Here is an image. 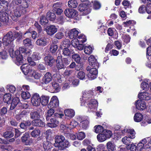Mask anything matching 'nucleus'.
Segmentation results:
<instances>
[{"instance_id": "49530a36", "label": "nucleus", "mask_w": 151, "mask_h": 151, "mask_svg": "<svg viewBox=\"0 0 151 151\" xmlns=\"http://www.w3.org/2000/svg\"><path fill=\"white\" fill-rule=\"evenodd\" d=\"M93 50L92 47L89 45L85 46L84 48V52L85 54L87 55H90L92 53Z\"/></svg>"}, {"instance_id": "a211bd4d", "label": "nucleus", "mask_w": 151, "mask_h": 151, "mask_svg": "<svg viewBox=\"0 0 151 151\" xmlns=\"http://www.w3.org/2000/svg\"><path fill=\"white\" fill-rule=\"evenodd\" d=\"M0 20L4 24H6L8 22L9 18L8 14L5 12H0Z\"/></svg>"}, {"instance_id": "473e14b6", "label": "nucleus", "mask_w": 151, "mask_h": 151, "mask_svg": "<svg viewBox=\"0 0 151 151\" xmlns=\"http://www.w3.org/2000/svg\"><path fill=\"white\" fill-rule=\"evenodd\" d=\"M57 66L58 69H61L64 68L63 64L60 56H58L56 60Z\"/></svg>"}, {"instance_id": "864d4df0", "label": "nucleus", "mask_w": 151, "mask_h": 151, "mask_svg": "<svg viewBox=\"0 0 151 151\" xmlns=\"http://www.w3.org/2000/svg\"><path fill=\"white\" fill-rule=\"evenodd\" d=\"M127 131V133H129L128 136L129 138L131 139H133L135 137V133L134 129H129Z\"/></svg>"}, {"instance_id": "5701e85b", "label": "nucleus", "mask_w": 151, "mask_h": 151, "mask_svg": "<svg viewBox=\"0 0 151 151\" xmlns=\"http://www.w3.org/2000/svg\"><path fill=\"white\" fill-rule=\"evenodd\" d=\"M63 54L65 57H70L73 54L74 52L73 50L70 48H64L63 50Z\"/></svg>"}, {"instance_id": "8fccbe9b", "label": "nucleus", "mask_w": 151, "mask_h": 151, "mask_svg": "<svg viewBox=\"0 0 151 151\" xmlns=\"http://www.w3.org/2000/svg\"><path fill=\"white\" fill-rule=\"evenodd\" d=\"M14 135L13 132L11 131H6L3 134V137L5 138L9 139L12 137Z\"/></svg>"}, {"instance_id": "6e6552de", "label": "nucleus", "mask_w": 151, "mask_h": 151, "mask_svg": "<svg viewBox=\"0 0 151 151\" xmlns=\"http://www.w3.org/2000/svg\"><path fill=\"white\" fill-rule=\"evenodd\" d=\"M91 9L89 5L87 6L84 4H80L78 7L79 10L83 15H86L89 13L91 12Z\"/></svg>"}, {"instance_id": "c03bdc74", "label": "nucleus", "mask_w": 151, "mask_h": 151, "mask_svg": "<svg viewBox=\"0 0 151 151\" xmlns=\"http://www.w3.org/2000/svg\"><path fill=\"white\" fill-rule=\"evenodd\" d=\"M30 76L31 77L34 78L35 79H38L40 77V74L38 73L34 70H31L29 73Z\"/></svg>"}, {"instance_id": "0e129e2a", "label": "nucleus", "mask_w": 151, "mask_h": 151, "mask_svg": "<svg viewBox=\"0 0 151 151\" xmlns=\"http://www.w3.org/2000/svg\"><path fill=\"white\" fill-rule=\"evenodd\" d=\"M127 148L128 150H130L131 151H136L137 147L132 143L128 145L127 146Z\"/></svg>"}, {"instance_id": "4468645a", "label": "nucleus", "mask_w": 151, "mask_h": 151, "mask_svg": "<svg viewBox=\"0 0 151 151\" xmlns=\"http://www.w3.org/2000/svg\"><path fill=\"white\" fill-rule=\"evenodd\" d=\"M136 108L140 111H143L146 108L145 102L141 100H138L135 103Z\"/></svg>"}, {"instance_id": "c85d7f7f", "label": "nucleus", "mask_w": 151, "mask_h": 151, "mask_svg": "<svg viewBox=\"0 0 151 151\" xmlns=\"http://www.w3.org/2000/svg\"><path fill=\"white\" fill-rule=\"evenodd\" d=\"M108 151H114L116 150V145L112 141H109L106 144Z\"/></svg>"}, {"instance_id": "052dcab7", "label": "nucleus", "mask_w": 151, "mask_h": 151, "mask_svg": "<svg viewBox=\"0 0 151 151\" xmlns=\"http://www.w3.org/2000/svg\"><path fill=\"white\" fill-rule=\"evenodd\" d=\"M31 95L29 92L27 91H23L22 93V96L23 99H26L30 98Z\"/></svg>"}, {"instance_id": "338daca9", "label": "nucleus", "mask_w": 151, "mask_h": 151, "mask_svg": "<svg viewBox=\"0 0 151 151\" xmlns=\"http://www.w3.org/2000/svg\"><path fill=\"white\" fill-rule=\"evenodd\" d=\"M132 140L130 139V138L128 137H125L122 139V142L126 145H128L131 142Z\"/></svg>"}, {"instance_id": "72a5a7b5", "label": "nucleus", "mask_w": 151, "mask_h": 151, "mask_svg": "<svg viewBox=\"0 0 151 151\" xmlns=\"http://www.w3.org/2000/svg\"><path fill=\"white\" fill-rule=\"evenodd\" d=\"M78 0H69L68 1V6L70 8H75L77 6Z\"/></svg>"}, {"instance_id": "603ef678", "label": "nucleus", "mask_w": 151, "mask_h": 151, "mask_svg": "<svg viewBox=\"0 0 151 151\" xmlns=\"http://www.w3.org/2000/svg\"><path fill=\"white\" fill-rule=\"evenodd\" d=\"M32 57L34 60H37L40 59L41 58V55L39 52H33L32 55Z\"/></svg>"}, {"instance_id": "2f4dec72", "label": "nucleus", "mask_w": 151, "mask_h": 151, "mask_svg": "<svg viewBox=\"0 0 151 151\" xmlns=\"http://www.w3.org/2000/svg\"><path fill=\"white\" fill-rule=\"evenodd\" d=\"M24 45L25 47H30L32 48L33 45L32 44L31 40L29 38H27L23 40V42Z\"/></svg>"}, {"instance_id": "4d7b16f0", "label": "nucleus", "mask_w": 151, "mask_h": 151, "mask_svg": "<svg viewBox=\"0 0 151 151\" xmlns=\"http://www.w3.org/2000/svg\"><path fill=\"white\" fill-rule=\"evenodd\" d=\"M40 22L41 24L44 25L48 23V21L45 17L42 16L40 19Z\"/></svg>"}, {"instance_id": "20e7f679", "label": "nucleus", "mask_w": 151, "mask_h": 151, "mask_svg": "<svg viewBox=\"0 0 151 151\" xmlns=\"http://www.w3.org/2000/svg\"><path fill=\"white\" fill-rule=\"evenodd\" d=\"M111 135L112 133L111 131L104 130V131L98 134L97 138L99 142H102L110 138Z\"/></svg>"}, {"instance_id": "774afa93", "label": "nucleus", "mask_w": 151, "mask_h": 151, "mask_svg": "<svg viewBox=\"0 0 151 151\" xmlns=\"http://www.w3.org/2000/svg\"><path fill=\"white\" fill-rule=\"evenodd\" d=\"M72 56V58L74 59L75 61L78 63H79L80 62L81 58L79 55L77 54H73Z\"/></svg>"}, {"instance_id": "ea45409f", "label": "nucleus", "mask_w": 151, "mask_h": 151, "mask_svg": "<svg viewBox=\"0 0 151 151\" xmlns=\"http://www.w3.org/2000/svg\"><path fill=\"white\" fill-rule=\"evenodd\" d=\"M70 43L69 40H65L63 41L60 45V47L62 49L65 48H70Z\"/></svg>"}, {"instance_id": "a878e982", "label": "nucleus", "mask_w": 151, "mask_h": 151, "mask_svg": "<svg viewBox=\"0 0 151 151\" xmlns=\"http://www.w3.org/2000/svg\"><path fill=\"white\" fill-rule=\"evenodd\" d=\"M47 41L46 39L44 38H41L37 39L35 42V44L37 45L44 47L47 45Z\"/></svg>"}, {"instance_id": "f8f14e48", "label": "nucleus", "mask_w": 151, "mask_h": 151, "mask_svg": "<svg viewBox=\"0 0 151 151\" xmlns=\"http://www.w3.org/2000/svg\"><path fill=\"white\" fill-rule=\"evenodd\" d=\"M40 98L39 95L37 93H35L31 98V102L33 106H37L40 105L41 103Z\"/></svg>"}, {"instance_id": "69168bd1", "label": "nucleus", "mask_w": 151, "mask_h": 151, "mask_svg": "<svg viewBox=\"0 0 151 151\" xmlns=\"http://www.w3.org/2000/svg\"><path fill=\"white\" fill-rule=\"evenodd\" d=\"M78 124V123L76 122L74 120H73L70 122L68 126H67V127L70 129H71L75 128Z\"/></svg>"}, {"instance_id": "1a4fd4ad", "label": "nucleus", "mask_w": 151, "mask_h": 151, "mask_svg": "<svg viewBox=\"0 0 151 151\" xmlns=\"http://www.w3.org/2000/svg\"><path fill=\"white\" fill-rule=\"evenodd\" d=\"M93 92L91 90L85 91L83 93L81 103L85 102H88V101L92 99V97L93 96Z\"/></svg>"}, {"instance_id": "4be33fe9", "label": "nucleus", "mask_w": 151, "mask_h": 151, "mask_svg": "<svg viewBox=\"0 0 151 151\" xmlns=\"http://www.w3.org/2000/svg\"><path fill=\"white\" fill-rule=\"evenodd\" d=\"M88 61L90 65L93 67H98V64L97 62V60L93 55H91L88 58Z\"/></svg>"}, {"instance_id": "c9c22d12", "label": "nucleus", "mask_w": 151, "mask_h": 151, "mask_svg": "<svg viewBox=\"0 0 151 151\" xmlns=\"http://www.w3.org/2000/svg\"><path fill=\"white\" fill-rule=\"evenodd\" d=\"M52 77L51 73L49 72H47L44 76V79L45 83H47L50 82L52 79Z\"/></svg>"}, {"instance_id": "7ed1b4c3", "label": "nucleus", "mask_w": 151, "mask_h": 151, "mask_svg": "<svg viewBox=\"0 0 151 151\" xmlns=\"http://www.w3.org/2000/svg\"><path fill=\"white\" fill-rule=\"evenodd\" d=\"M29 4L26 1L24 2L20 5L18 6L14 11V15L19 17L27 10Z\"/></svg>"}, {"instance_id": "c756f323", "label": "nucleus", "mask_w": 151, "mask_h": 151, "mask_svg": "<svg viewBox=\"0 0 151 151\" xmlns=\"http://www.w3.org/2000/svg\"><path fill=\"white\" fill-rule=\"evenodd\" d=\"M33 125L37 127H44L45 126V123L41 119H37L32 122Z\"/></svg>"}, {"instance_id": "bf43d9fd", "label": "nucleus", "mask_w": 151, "mask_h": 151, "mask_svg": "<svg viewBox=\"0 0 151 151\" xmlns=\"http://www.w3.org/2000/svg\"><path fill=\"white\" fill-rule=\"evenodd\" d=\"M6 88L9 90L10 92L12 93H14L16 90L15 87L12 85H7L6 86Z\"/></svg>"}, {"instance_id": "5fc2aeb1", "label": "nucleus", "mask_w": 151, "mask_h": 151, "mask_svg": "<svg viewBox=\"0 0 151 151\" xmlns=\"http://www.w3.org/2000/svg\"><path fill=\"white\" fill-rule=\"evenodd\" d=\"M47 16L49 19L51 21L54 20L56 17L54 13L50 12H48L47 13Z\"/></svg>"}, {"instance_id": "680f3d73", "label": "nucleus", "mask_w": 151, "mask_h": 151, "mask_svg": "<svg viewBox=\"0 0 151 151\" xmlns=\"http://www.w3.org/2000/svg\"><path fill=\"white\" fill-rule=\"evenodd\" d=\"M40 133L39 129H35L32 131L31 133V135L33 137H37L38 136Z\"/></svg>"}, {"instance_id": "13d9d810", "label": "nucleus", "mask_w": 151, "mask_h": 151, "mask_svg": "<svg viewBox=\"0 0 151 151\" xmlns=\"http://www.w3.org/2000/svg\"><path fill=\"white\" fill-rule=\"evenodd\" d=\"M58 48V46L54 44H52L50 46V50L52 53H55Z\"/></svg>"}, {"instance_id": "f3484780", "label": "nucleus", "mask_w": 151, "mask_h": 151, "mask_svg": "<svg viewBox=\"0 0 151 151\" xmlns=\"http://www.w3.org/2000/svg\"><path fill=\"white\" fill-rule=\"evenodd\" d=\"M44 61L46 65L52 66L55 62L53 58L50 54H48L44 58Z\"/></svg>"}, {"instance_id": "ddd939ff", "label": "nucleus", "mask_w": 151, "mask_h": 151, "mask_svg": "<svg viewBox=\"0 0 151 151\" xmlns=\"http://www.w3.org/2000/svg\"><path fill=\"white\" fill-rule=\"evenodd\" d=\"M29 134L25 133L21 137L22 142L26 145H30L32 143V140L29 139Z\"/></svg>"}, {"instance_id": "a18cd8bd", "label": "nucleus", "mask_w": 151, "mask_h": 151, "mask_svg": "<svg viewBox=\"0 0 151 151\" xmlns=\"http://www.w3.org/2000/svg\"><path fill=\"white\" fill-rule=\"evenodd\" d=\"M30 118L32 119H39L40 116V114L37 111L32 112L30 114Z\"/></svg>"}, {"instance_id": "9b49d317", "label": "nucleus", "mask_w": 151, "mask_h": 151, "mask_svg": "<svg viewBox=\"0 0 151 151\" xmlns=\"http://www.w3.org/2000/svg\"><path fill=\"white\" fill-rule=\"evenodd\" d=\"M147 142V140L145 138L140 141L137 146V150L141 151L143 149H146L148 148L147 145L146 144Z\"/></svg>"}, {"instance_id": "bb28decb", "label": "nucleus", "mask_w": 151, "mask_h": 151, "mask_svg": "<svg viewBox=\"0 0 151 151\" xmlns=\"http://www.w3.org/2000/svg\"><path fill=\"white\" fill-rule=\"evenodd\" d=\"M20 102V101L19 97L16 96L13 98L10 107V110L14 109Z\"/></svg>"}, {"instance_id": "6ab92c4d", "label": "nucleus", "mask_w": 151, "mask_h": 151, "mask_svg": "<svg viewBox=\"0 0 151 151\" xmlns=\"http://www.w3.org/2000/svg\"><path fill=\"white\" fill-rule=\"evenodd\" d=\"M14 52L16 55L21 54V53L27 55L28 56L30 55L32 53V51L29 49H27L25 48L20 47L19 48V50H16Z\"/></svg>"}, {"instance_id": "09e8293b", "label": "nucleus", "mask_w": 151, "mask_h": 151, "mask_svg": "<svg viewBox=\"0 0 151 151\" xmlns=\"http://www.w3.org/2000/svg\"><path fill=\"white\" fill-rule=\"evenodd\" d=\"M92 3H93V7L94 9L98 10L101 8V4L98 1L96 0L92 1Z\"/></svg>"}, {"instance_id": "393cba45", "label": "nucleus", "mask_w": 151, "mask_h": 151, "mask_svg": "<svg viewBox=\"0 0 151 151\" xmlns=\"http://www.w3.org/2000/svg\"><path fill=\"white\" fill-rule=\"evenodd\" d=\"M30 66L28 65V64H26L22 65L20 67V68L24 75H27L28 74L29 76V73L31 72L32 70L30 69Z\"/></svg>"}, {"instance_id": "f704fd0d", "label": "nucleus", "mask_w": 151, "mask_h": 151, "mask_svg": "<svg viewBox=\"0 0 151 151\" xmlns=\"http://www.w3.org/2000/svg\"><path fill=\"white\" fill-rule=\"evenodd\" d=\"M78 35L77 38L76 39H77L78 42L80 43H83L86 41V39L85 35L79 33Z\"/></svg>"}, {"instance_id": "cd10ccee", "label": "nucleus", "mask_w": 151, "mask_h": 151, "mask_svg": "<svg viewBox=\"0 0 151 151\" xmlns=\"http://www.w3.org/2000/svg\"><path fill=\"white\" fill-rule=\"evenodd\" d=\"M138 97L140 99L145 100H149L151 97L150 94L146 92L139 93Z\"/></svg>"}, {"instance_id": "79ce46f5", "label": "nucleus", "mask_w": 151, "mask_h": 151, "mask_svg": "<svg viewBox=\"0 0 151 151\" xmlns=\"http://www.w3.org/2000/svg\"><path fill=\"white\" fill-rule=\"evenodd\" d=\"M52 78L55 81L61 83L62 81V79L60 75L58 73L54 74L52 76Z\"/></svg>"}, {"instance_id": "e433bc0d", "label": "nucleus", "mask_w": 151, "mask_h": 151, "mask_svg": "<svg viewBox=\"0 0 151 151\" xmlns=\"http://www.w3.org/2000/svg\"><path fill=\"white\" fill-rule=\"evenodd\" d=\"M54 110L53 109H50L48 110L46 114V118L47 120L54 117L53 116Z\"/></svg>"}, {"instance_id": "7c9ffc66", "label": "nucleus", "mask_w": 151, "mask_h": 151, "mask_svg": "<svg viewBox=\"0 0 151 151\" xmlns=\"http://www.w3.org/2000/svg\"><path fill=\"white\" fill-rule=\"evenodd\" d=\"M43 147L45 151H50L51 148H52L51 143L48 141H45L42 143Z\"/></svg>"}, {"instance_id": "39448f33", "label": "nucleus", "mask_w": 151, "mask_h": 151, "mask_svg": "<svg viewBox=\"0 0 151 151\" xmlns=\"http://www.w3.org/2000/svg\"><path fill=\"white\" fill-rule=\"evenodd\" d=\"M87 104L88 107V111H93L96 110L98 106L97 101L95 99H93L88 101V102H81V105L84 106Z\"/></svg>"}, {"instance_id": "e2e57ef3", "label": "nucleus", "mask_w": 151, "mask_h": 151, "mask_svg": "<svg viewBox=\"0 0 151 151\" xmlns=\"http://www.w3.org/2000/svg\"><path fill=\"white\" fill-rule=\"evenodd\" d=\"M85 134L83 132H80L77 134V137L78 139L82 140L85 138Z\"/></svg>"}, {"instance_id": "3c124183", "label": "nucleus", "mask_w": 151, "mask_h": 151, "mask_svg": "<svg viewBox=\"0 0 151 151\" xmlns=\"http://www.w3.org/2000/svg\"><path fill=\"white\" fill-rule=\"evenodd\" d=\"M95 132L98 133L100 132H102L104 131V128L102 126L99 125H96L94 127Z\"/></svg>"}, {"instance_id": "412c9836", "label": "nucleus", "mask_w": 151, "mask_h": 151, "mask_svg": "<svg viewBox=\"0 0 151 151\" xmlns=\"http://www.w3.org/2000/svg\"><path fill=\"white\" fill-rule=\"evenodd\" d=\"M79 33L76 28H74L69 31L68 35L70 39L73 40L77 38Z\"/></svg>"}, {"instance_id": "4c0bfd02", "label": "nucleus", "mask_w": 151, "mask_h": 151, "mask_svg": "<svg viewBox=\"0 0 151 151\" xmlns=\"http://www.w3.org/2000/svg\"><path fill=\"white\" fill-rule=\"evenodd\" d=\"M65 116L70 118L73 117L75 115V112L72 109H68L65 111Z\"/></svg>"}, {"instance_id": "f257e3e1", "label": "nucleus", "mask_w": 151, "mask_h": 151, "mask_svg": "<svg viewBox=\"0 0 151 151\" xmlns=\"http://www.w3.org/2000/svg\"><path fill=\"white\" fill-rule=\"evenodd\" d=\"M14 37L12 32H9L5 35L3 39V43L5 49L8 50L9 52L14 51V45L13 41Z\"/></svg>"}, {"instance_id": "a19ab883", "label": "nucleus", "mask_w": 151, "mask_h": 151, "mask_svg": "<svg viewBox=\"0 0 151 151\" xmlns=\"http://www.w3.org/2000/svg\"><path fill=\"white\" fill-rule=\"evenodd\" d=\"M143 119L142 115L139 113H137L135 114L134 119V121L136 122H141Z\"/></svg>"}, {"instance_id": "9d476101", "label": "nucleus", "mask_w": 151, "mask_h": 151, "mask_svg": "<svg viewBox=\"0 0 151 151\" xmlns=\"http://www.w3.org/2000/svg\"><path fill=\"white\" fill-rule=\"evenodd\" d=\"M65 15L68 17L73 18L77 15V12L74 9H66L64 12Z\"/></svg>"}, {"instance_id": "0eeeda50", "label": "nucleus", "mask_w": 151, "mask_h": 151, "mask_svg": "<svg viewBox=\"0 0 151 151\" xmlns=\"http://www.w3.org/2000/svg\"><path fill=\"white\" fill-rule=\"evenodd\" d=\"M9 53L11 57L16 58L15 63L17 65H19L22 64L23 63V58L21 54L16 55L15 52H14V50L12 51H9Z\"/></svg>"}, {"instance_id": "b1692460", "label": "nucleus", "mask_w": 151, "mask_h": 151, "mask_svg": "<svg viewBox=\"0 0 151 151\" xmlns=\"http://www.w3.org/2000/svg\"><path fill=\"white\" fill-rule=\"evenodd\" d=\"M80 43L77 41V39L72 40L71 41V45L73 47L77 48L78 50H82L83 48L84 45L83 44H79Z\"/></svg>"}, {"instance_id": "f03ea898", "label": "nucleus", "mask_w": 151, "mask_h": 151, "mask_svg": "<svg viewBox=\"0 0 151 151\" xmlns=\"http://www.w3.org/2000/svg\"><path fill=\"white\" fill-rule=\"evenodd\" d=\"M54 145L60 150H64L70 146L69 142L65 139L64 137L62 135L57 136L55 139Z\"/></svg>"}, {"instance_id": "de8ad7c7", "label": "nucleus", "mask_w": 151, "mask_h": 151, "mask_svg": "<svg viewBox=\"0 0 151 151\" xmlns=\"http://www.w3.org/2000/svg\"><path fill=\"white\" fill-rule=\"evenodd\" d=\"M11 94L10 93L5 94L3 97V101L7 104L10 103V101L11 100Z\"/></svg>"}, {"instance_id": "423d86ee", "label": "nucleus", "mask_w": 151, "mask_h": 151, "mask_svg": "<svg viewBox=\"0 0 151 151\" xmlns=\"http://www.w3.org/2000/svg\"><path fill=\"white\" fill-rule=\"evenodd\" d=\"M97 67L91 68L90 66L87 67L86 70L88 71H89V73L88 74V77L89 79L92 80L96 78L98 74V71L96 69Z\"/></svg>"}, {"instance_id": "2eb2a0df", "label": "nucleus", "mask_w": 151, "mask_h": 151, "mask_svg": "<svg viewBox=\"0 0 151 151\" xmlns=\"http://www.w3.org/2000/svg\"><path fill=\"white\" fill-rule=\"evenodd\" d=\"M59 104V101L57 97L56 96H53L51 99L48 107L50 108L56 107L58 106Z\"/></svg>"}, {"instance_id": "6e6d98bb", "label": "nucleus", "mask_w": 151, "mask_h": 151, "mask_svg": "<svg viewBox=\"0 0 151 151\" xmlns=\"http://www.w3.org/2000/svg\"><path fill=\"white\" fill-rule=\"evenodd\" d=\"M89 123L87 120H85L81 122L80 126L83 129H86L88 126Z\"/></svg>"}, {"instance_id": "37998d69", "label": "nucleus", "mask_w": 151, "mask_h": 151, "mask_svg": "<svg viewBox=\"0 0 151 151\" xmlns=\"http://www.w3.org/2000/svg\"><path fill=\"white\" fill-rule=\"evenodd\" d=\"M68 81L70 83L71 85H72L74 86H77L79 83V80L74 77L69 78Z\"/></svg>"}, {"instance_id": "aec40b11", "label": "nucleus", "mask_w": 151, "mask_h": 151, "mask_svg": "<svg viewBox=\"0 0 151 151\" xmlns=\"http://www.w3.org/2000/svg\"><path fill=\"white\" fill-rule=\"evenodd\" d=\"M58 29L54 25H51L47 27L46 30L47 34L50 35H54L57 31Z\"/></svg>"}, {"instance_id": "dca6fc26", "label": "nucleus", "mask_w": 151, "mask_h": 151, "mask_svg": "<svg viewBox=\"0 0 151 151\" xmlns=\"http://www.w3.org/2000/svg\"><path fill=\"white\" fill-rule=\"evenodd\" d=\"M48 121L47 126L51 128L55 127L57 126L59 124L58 121L55 117H53L47 120Z\"/></svg>"}, {"instance_id": "58836bf2", "label": "nucleus", "mask_w": 151, "mask_h": 151, "mask_svg": "<svg viewBox=\"0 0 151 151\" xmlns=\"http://www.w3.org/2000/svg\"><path fill=\"white\" fill-rule=\"evenodd\" d=\"M49 98L48 96H42L40 98L41 103L44 106H46L48 103Z\"/></svg>"}]
</instances>
